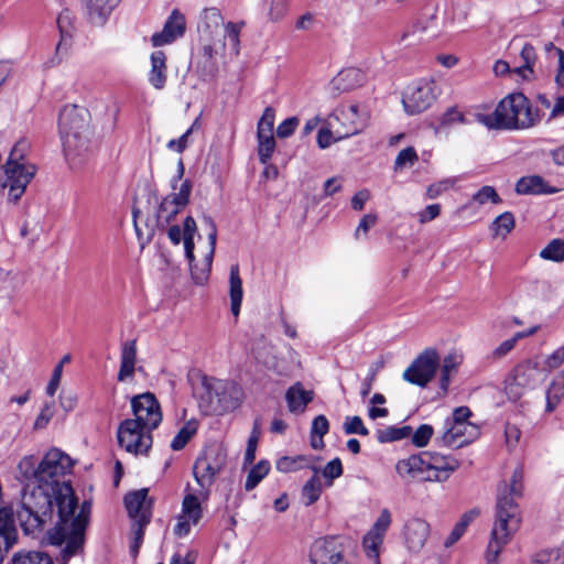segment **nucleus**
<instances>
[{
  "instance_id": "40",
  "label": "nucleus",
  "mask_w": 564,
  "mask_h": 564,
  "mask_svg": "<svg viewBox=\"0 0 564 564\" xmlns=\"http://www.w3.org/2000/svg\"><path fill=\"white\" fill-rule=\"evenodd\" d=\"M335 80L338 85L343 86V89L349 90L361 85L364 82V74L357 68L350 67L340 70Z\"/></svg>"
},
{
  "instance_id": "57",
  "label": "nucleus",
  "mask_w": 564,
  "mask_h": 564,
  "mask_svg": "<svg viewBox=\"0 0 564 564\" xmlns=\"http://www.w3.org/2000/svg\"><path fill=\"white\" fill-rule=\"evenodd\" d=\"M434 430L430 424H421L412 435V443L417 447H424L433 436Z\"/></svg>"
},
{
  "instance_id": "60",
  "label": "nucleus",
  "mask_w": 564,
  "mask_h": 564,
  "mask_svg": "<svg viewBox=\"0 0 564 564\" xmlns=\"http://www.w3.org/2000/svg\"><path fill=\"white\" fill-rule=\"evenodd\" d=\"M196 122L197 120L178 139L170 140L166 145L167 149L182 153L187 148L188 138L192 134Z\"/></svg>"
},
{
  "instance_id": "25",
  "label": "nucleus",
  "mask_w": 564,
  "mask_h": 564,
  "mask_svg": "<svg viewBox=\"0 0 564 564\" xmlns=\"http://www.w3.org/2000/svg\"><path fill=\"white\" fill-rule=\"evenodd\" d=\"M514 191L519 195H549L560 189L549 185L540 175H529L518 180Z\"/></svg>"
},
{
  "instance_id": "63",
  "label": "nucleus",
  "mask_w": 564,
  "mask_h": 564,
  "mask_svg": "<svg viewBox=\"0 0 564 564\" xmlns=\"http://www.w3.org/2000/svg\"><path fill=\"white\" fill-rule=\"evenodd\" d=\"M329 423L325 415L319 414L314 417L312 422L311 433L312 435H318L319 438H323L324 435L328 433Z\"/></svg>"
},
{
  "instance_id": "17",
  "label": "nucleus",
  "mask_w": 564,
  "mask_h": 564,
  "mask_svg": "<svg viewBox=\"0 0 564 564\" xmlns=\"http://www.w3.org/2000/svg\"><path fill=\"white\" fill-rule=\"evenodd\" d=\"M431 533L430 523L419 517L409 518L402 528V539L404 546L412 554H419Z\"/></svg>"
},
{
  "instance_id": "36",
  "label": "nucleus",
  "mask_w": 564,
  "mask_h": 564,
  "mask_svg": "<svg viewBox=\"0 0 564 564\" xmlns=\"http://www.w3.org/2000/svg\"><path fill=\"white\" fill-rule=\"evenodd\" d=\"M197 426V421H187L173 437L171 442V448L173 451L183 449L186 446V444L191 441V438L196 434Z\"/></svg>"
},
{
  "instance_id": "19",
  "label": "nucleus",
  "mask_w": 564,
  "mask_h": 564,
  "mask_svg": "<svg viewBox=\"0 0 564 564\" xmlns=\"http://www.w3.org/2000/svg\"><path fill=\"white\" fill-rule=\"evenodd\" d=\"M478 436L476 425H460L445 422L444 432L435 438L438 446L462 448Z\"/></svg>"
},
{
  "instance_id": "43",
  "label": "nucleus",
  "mask_w": 564,
  "mask_h": 564,
  "mask_svg": "<svg viewBox=\"0 0 564 564\" xmlns=\"http://www.w3.org/2000/svg\"><path fill=\"white\" fill-rule=\"evenodd\" d=\"M491 230L494 231V236H501L506 238V236L514 228V217L510 212H505L491 223Z\"/></svg>"
},
{
  "instance_id": "55",
  "label": "nucleus",
  "mask_w": 564,
  "mask_h": 564,
  "mask_svg": "<svg viewBox=\"0 0 564 564\" xmlns=\"http://www.w3.org/2000/svg\"><path fill=\"white\" fill-rule=\"evenodd\" d=\"M203 226L207 230L208 242H209V251L208 258H214L216 241H217V226L214 219L209 215H203L200 219Z\"/></svg>"
},
{
  "instance_id": "41",
  "label": "nucleus",
  "mask_w": 564,
  "mask_h": 564,
  "mask_svg": "<svg viewBox=\"0 0 564 564\" xmlns=\"http://www.w3.org/2000/svg\"><path fill=\"white\" fill-rule=\"evenodd\" d=\"M540 257L553 262L564 261V240L555 238L551 240L541 251Z\"/></svg>"
},
{
  "instance_id": "54",
  "label": "nucleus",
  "mask_w": 564,
  "mask_h": 564,
  "mask_svg": "<svg viewBox=\"0 0 564 564\" xmlns=\"http://www.w3.org/2000/svg\"><path fill=\"white\" fill-rule=\"evenodd\" d=\"M213 263V258H208V253L205 257V263L202 268H198L194 262L192 263L191 274L194 282L198 285H203L207 282L210 273V268Z\"/></svg>"
},
{
  "instance_id": "59",
  "label": "nucleus",
  "mask_w": 564,
  "mask_h": 564,
  "mask_svg": "<svg viewBox=\"0 0 564 564\" xmlns=\"http://www.w3.org/2000/svg\"><path fill=\"white\" fill-rule=\"evenodd\" d=\"M54 415V403L53 402H46L43 408L41 409L40 414L34 421V430H42L45 429L51 419Z\"/></svg>"
},
{
  "instance_id": "21",
  "label": "nucleus",
  "mask_w": 564,
  "mask_h": 564,
  "mask_svg": "<svg viewBox=\"0 0 564 564\" xmlns=\"http://www.w3.org/2000/svg\"><path fill=\"white\" fill-rule=\"evenodd\" d=\"M186 30L185 17L174 9L164 23L163 30L151 36V43L154 47H160L173 43L177 37L184 35Z\"/></svg>"
},
{
  "instance_id": "37",
  "label": "nucleus",
  "mask_w": 564,
  "mask_h": 564,
  "mask_svg": "<svg viewBox=\"0 0 564 564\" xmlns=\"http://www.w3.org/2000/svg\"><path fill=\"white\" fill-rule=\"evenodd\" d=\"M458 357L456 354H448L445 356L442 360V364L440 365L441 368V378H440V387L444 393L447 392L449 383H451V376L456 370L458 366Z\"/></svg>"
},
{
  "instance_id": "45",
  "label": "nucleus",
  "mask_w": 564,
  "mask_h": 564,
  "mask_svg": "<svg viewBox=\"0 0 564 564\" xmlns=\"http://www.w3.org/2000/svg\"><path fill=\"white\" fill-rule=\"evenodd\" d=\"M245 26V22H228L224 26V37L228 40L231 51L235 55L239 54L240 50V33L242 28Z\"/></svg>"
},
{
  "instance_id": "8",
  "label": "nucleus",
  "mask_w": 564,
  "mask_h": 564,
  "mask_svg": "<svg viewBox=\"0 0 564 564\" xmlns=\"http://www.w3.org/2000/svg\"><path fill=\"white\" fill-rule=\"evenodd\" d=\"M227 463V454L219 445L206 447L193 466V475L200 488V494L207 496Z\"/></svg>"
},
{
  "instance_id": "50",
  "label": "nucleus",
  "mask_w": 564,
  "mask_h": 564,
  "mask_svg": "<svg viewBox=\"0 0 564 564\" xmlns=\"http://www.w3.org/2000/svg\"><path fill=\"white\" fill-rule=\"evenodd\" d=\"M471 200L478 205H485L488 202L492 204L501 203V198L498 195L497 191L489 185H485L480 189H478V192H476L473 195Z\"/></svg>"
},
{
  "instance_id": "64",
  "label": "nucleus",
  "mask_w": 564,
  "mask_h": 564,
  "mask_svg": "<svg viewBox=\"0 0 564 564\" xmlns=\"http://www.w3.org/2000/svg\"><path fill=\"white\" fill-rule=\"evenodd\" d=\"M289 0H271L270 18L272 21L281 20L288 12Z\"/></svg>"
},
{
  "instance_id": "6",
  "label": "nucleus",
  "mask_w": 564,
  "mask_h": 564,
  "mask_svg": "<svg viewBox=\"0 0 564 564\" xmlns=\"http://www.w3.org/2000/svg\"><path fill=\"white\" fill-rule=\"evenodd\" d=\"M63 151L69 162H80L89 147L90 130L85 111L75 105L65 106L58 117Z\"/></svg>"
},
{
  "instance_id": "33",
  "label": "nucleus",
  "mask_w": 564,
  "mask_h": 564,
  "mask_svg": "<svg viewBox=\"0 0 564 564\" xmlns=\"http://www.w3.org/2000/svg\"><path fill=\"white\" fill-rule=\"evenodd\" d=\"M229 283H230V310L234 316H238L240 313V306L242 302V281L239 275V265L232 264L230 267V275H229Z\"/></svg>"
},
{
  "instance_id": "31",
  "label": "nucleus",
  "mask_w": 564,
  "mask_h": 564,
  "mask_svg": "<svg viewBox=\"0 0 564 564\" xmlns=\"http://www.w3.org/2000/svg\"><path fill=\"white\" fill-rule=\"evenodd\" d=\"M285 400L291 412H302L313 400V393L304 390L302 384L297 382L288 389Z\"/></svg>"
},
{
  "instance_id": "48",
  "label": "nucleus",
  "mask_w": 564,
  "mask_h": 564,
  "mask_svg": "<svg viewBox=\"0 0 564 564\" xmlns=\"http://www.w3.org/2000/svg\"><path fill=\"white\" fill-rule=\"evenodd\" d=\"M314 474L317 476V473H322L323 477L327 480V486H332L334 479L340 477L343 475V465L341 460L336 457L328 462L323 469L313 467Z\"/></svg>"
},
{
  "instance_id": "2",
  "label": "nucleus",
  "mask_w": 564,
  "mask_h": 564,
  "mask_svg": "<svg viewBox=\"0 0 564 564\" xmlns=\"http://www.w3.org/2000/svg\"><path fill=\"white\" fill-rule=\"evenodd\" d=\"M478 119L489 129L524 130L536 126L542 113L524 94L514 93L506 96L491 115H480Z\"/></svg>"
},
{
  "instance_id": "13",
  "label": "nucleus",
  "mask_w": 564,
  "mask_h": 564,
  "mask_svg": "<svg viewBox=\"0 0 564 564\" xmlns=\"http://www.w3.org/2000/svg\"><path fill=\"white\" fill-rule=\"evenodd\" d=\"M344 544L337 536H325L315 540L310 547L312 564H349L344 556Z\"/></svg>"
},
{
  "instance_id": "10",
  "label": "nucleus",
  "mask_w": 564,
  "mask_h": 564,
  "mask_svg": "<svg viewBox=\"0 0 564 564\" xmlns=\"http://www.w3.org/2000/svg\"><path fill=\"white\" fill-rule=\"evenodd\" d=\"M151 432L134 420L126 419L119 424L117 431L118 444L130 454L147 455L153 442Z\"/></svg>"
},
{
  "instance_id": "46",
  "label": "nucleus",
  "mask_w": 564,
  "mask_h": 564,
  "mask_svg": "<svg viewBox=\"0 0 564 564\" xmlns=\"http://www.w3.org/2000/svg\"><path fill=\"white\" fill-rule=\"evenodd\" d=\"M411 434L410 426L395 427L389 426L383 430L377 431V440L379 443H390L394 441H400L408 437Z\"/></svg>"
},
{
  "instance_id": "35",
  "label": "nucleus",
  "mask_w": 564,
  "mask_h": 564,
  "mask_svg": "<svg viewBox=\"0 0 564 564\" xmlns=\"http://www.w3.org/2000/svg\"><path fill=\"white\" fill-rule=\"evenodd\" d=\"M271 469L270 462L267 459L259 460L251 469L249 470L246 482H245V489L247 491L253 490L261 481L262 479L269 474Z\"/></svg>"
},
{
  "instance_id": "51",
  "label": "nucleus",
  "mask_w": 564,
  "mask_h": 564,
  "mask_svg": "<svg viewBox=\"0 0 564 564\" xmlns=\"http://www.w3.org/2000/svg\"><path fill=\"white\" fill-rule=\"evenodd\" d=\"M259 429H260V424H259L258 420H256V422L253 424L252 432L248 440V445H247V449H246L245 457H243L245 466L251 465L256 458V451H257V445H258L259 435H260Z\"/></svg>"
},
{
  "instance_id": "61",
  "label": "nucleus",
  "mask_w": 564,
  "mask_h": 564,
  "mask_svg": "<svg viewBox=\"0 0 564 564\" xmlns=\"http://www.w3.org/2000/svg\"><path fill=\"white\" fill-rule=\"evenodd\" d=\"M299 123L300 120L296 117L286 118L278 126L276 135L282 139L291 137Z\"/></svg>"
},
{
  "instance_id": "53",
  "label": "nucleus",
  "mask_w": 564,
  "mask_h": 564,
  "mask_svg": "<svg viewBox=\"0 0 564 564\" xmlns=\"http://www.w3.org/2000/svg\"><path fill=\"white\" fill-rule=\"evenodd\" d=\"M343 429L347 435L358 434L361 436H367L369 434V430L365 426L361 417L358 415L346 416Z\"/></svg>"
},
{
  "instance_id": "9",
  "label": "nucleus",
  "mask_w": 564,
  "mask_h": 564,
  "mask_svg": "<svg viewBox=\"0 0 564 564\" xmlns=\"http://www.w3.org/2000/svg\"><path fill=\"white\" fill-rule=\"evenodd\" d=\"M440 365L441 357L437 350L426 348L403 371L402 378L411 384L425 388L434 379Z\"/></svg>"
},
{
  "instance_id": "15",
  "label": "nucleus",
  "mask_w": 564,
  "mask_h": 564,
  "mask_svg": "<svg viewBox=\"0 0 564 564\" xmlns=\"http://www.w3.org/2000/svg\"><path fill=\"white\" fill-rule=\"evenodd\" d=\"M3 171L6 174V182L3 187H8V198L10 202H18L24 194L28 185L35 175V166L29 165H11L4 163Z\"/></svg>"
},
{
  "instance_id": "29",
  "label": "nucleus",
  "mask_w": 564,
  "mask_h": 564,
  "mask_svg": "<svg viewBox=\"0 0 564 564\" xmlns=\"http://www.w3.org/2000/svg\"><path fill=\"white\" fill-rule=\"evenodd\" d=\"M137 360L135 340H128L122 345L120 356V369L118 372V381H126L134 375V366Z\"/></svg>"
},
{
  "instance_id": "62",
  "label": "nucleus",
  "mask_w": 564,
  "mask_h": 564,
  "mask_svg": "<svg viewBox=\"0 0 564 564\" xmlns=\"http://www.w3.org/2000/svg\"><path fill=\"white\" fill-rule=\"evenodd\" d=\"M381 366L382 365H379V364L372 365L369 369L367 377L364 379L362 384H361V390H360V394L364 399L369 395V393L372 389L373 382L376 381L378 371L380 370Z\"/></svg>"
},
{
  "instance_id": "3",
  "label": "nucleus",
  "mask_w": 564,
  "mask_h": 564,
  "mask_svg": "<svg viewBox=\"0 0 564 564\" xmlns=\"http://www.w3.org/2000/svg\"><path fill=\"white\" fill-rule=\"evenodd\" d=\"M56 507V495L44 485H24L21 494L20 509L17 518L25 534H33L43 530L52 520L53 507Z\"/></svg>"
},
{
  "instance_id": "38",
  "label": "nucleus",
  "mask_w": 564,
  "mask_h": 564,
  "mask_svg": "<svg viewBox=\"0 0 564 564\" xmlns=\"http://www.w3.org/2000/svg\"><path fill=\"white\" fill-rule=\"evenodd\" d=\"M13 564H54L52 557L40 551L18 552L12 557Z\"/></svg>"
},
{
  "instance_id": "26",
  "label": "nucleus",
  "mask_w": 564,
  "mask_h": 564,
  "mask_svg": "<svg viewBox=\"0 0 564 564\" xmlns=\"http://www.w3.org/2000/svg\"><path fill=\"white\" fill-rule=\"evenodd\" d=\"M151 69L148 74L150 85L162 90L167 79L166 55L163 51H154L150 56Z\"/></svg>"
},
{
  "instance_id": "28",
  "label": "nucleus",
  "mask_w": 564,
  "mask_h": 564,
  "mask_svg": "<svg viewBox=\"0 0 564 564\" xmlns=\"http://www.w3.org/2000/svg\"><path fill=\"white\" fill-rule=\"evenodd\" d=\"M424 452L419 455H412L406 459H401L395 465V470L401 477L410 476L412 478H421L424 474H430L427 469V458L423 457Z\"/></svg>"
},
{
  "instance_id": "42",
  "label": "nucleus",
  "mask_w": 564,
  "mask_h": 564,
  "mask_svg": "<svg viewBox=\"0 0 564 564\" xmlns=\"http://www.w3.org/2000/svg\"><path fill=\"white\" fill-rule=\"evenodd\" d=\"M564 395V375L558 376L551 383L546 392V411L552 412Z\"/></svg>"
},
{
  "instance_id": "52",
  "label": "nucleus",
  "mask_w": 564,
  "mask_h": 564,
  "mask_svg": "<svg viewBox=\"0 0 564 564\" xmlns=\"http://www.w3.org/2000/svg\"><path fill=\"white\" fill-rule=\"evenodd\" d=\"M419 156L413 147H408L401 150L394 161V170H401L403 167H411L417 162Z\"/></svg>"
},
{
  "instance_id": "44",
  "label": "nucleus",
  "mask_w": 564,
  "mask_h": 564,
  "mask_svg": "<svg viewBox=\"0 0 564 564\" xmlns=\"http://www.w3.org/2000/svg\"><path fill=\"white\" fill-rule=\"evenodd\" d=\"M322 494V484L319 478L314 474L312 478H310L302 488V499L304 500L305 506H311L315 503Z\"/></svg>"
},
{
  "instance_id": "16",
  "label": "nucleus",
  "mask_w": 564,
  "mask_h": 564,
  "mask_svg": "<svg viewBox=\"0 0 564 564\" xmlns=\"http://www.w3.org/2000/svg\"><path fill=\"white\" fill-rule=\"evenodd\" d=\"M391 511L388 508H383L370 530L365 534L362 539V546L367 556L369 558H375L378 564L380 547L383 543L386 533L391 527Z\"/></svg>"
},
{
  "instance_id": "1",
  "label": "nucleus",
  "mask_w": 564,
  "mask_h": 564,
  "mask_svg": "<svg viewBox=\"0 0 564 564\" xmlns=\"http://www.w3.org/2000/svg\"><path fill=\"white\" fill-rule=\"evenodd\" d=\"M522 478V470L517 468L512 474L511 484L503 482L498 487L495 521L488 543L489 555L494 558H498L503 547L520 529L521 512L514 502V497L521 496Z\"/></svg>"
},
{
  "instance_id": "7",
  "label": "nucleus",
  "mask_w": 564,
  "mask_h": 564,
  "mask_svg": "<svg viewBox=\"0 0 564 564\" xmlns=\"http://www.w3.org/2000/svg\"><path fill=\"white\" fill-rule=\"evenodd\" d=\"M240 404V391L230 382L213 377H203L199 406L206 414L221 415Z\"/></svg>"
},
{
  "instance_id": "18",
  "label": "nucleus",
  "mask_w": 564,
  "mask_h": 564,
  "mask_svg": "<svg viewBox=\"0 0 564 564\" xmlns=\"http://www.w3.org/2000/svg\"><path fill=\"white\" fill-rule=\"evenodd\" d=\"M423 457L427 458V469L430 470V474L422 477V480L425 481H445L460 465L454 456L437 452L426 451Z\"/></svg>"
},
{
  "instance_id": "56",
  "label": "nucleus",
  "mask_w": 564,
  "mask_h": 564,
  "mask_svg": "<svg viewBox=\"0 0 564 564\" xmlns=\"http://www.w3.org/2000/svg\"><path fill=\"white\" fill-rule=\"evenodd\" d=\"M546 50L552 57L557 58V74L555 76V82L560 87H564V51L555 47L552 43L546 46Z\"/></svg>"
},
{
  "instance_id": "30",
  "label": "nucleus",
  "mask_w": 564,
  "mask_h": 564,
  "mask_svg": "<svg viewBox=\"0 0 564 564\" xmlns=\"http://www.w3.org/2000/svg\"><path fill=\"white\" fill-rule=\"evenodd\" d=\"M540 369L531 361L518 365L513 371V380L516 384L523 388H533L540 380Z\"/></svg>"
},
{
  "instance_id": "14",
  "label": "nucleus",
  "mask_w": 564,
  "mask_h": 564,
  "mask_svg": "<svg viewBox=\"0 0 564 564\" xmlns=\"http://www.w3.org/2000/svg\"><path fill=\"white\" fill-rule=\"evenodd\" d=\"M434 100V83L431 80H417L410 84L402 96L404 110L409 115L423 112Z\"/></svg>"
},
{
  "instance_id": "34",
  "label": "nucleus",
  "mask_w": 564,
  "mask_h": 564,
  "mask_svg": "<svg viewBox=\"0 0 564 564\" xmlns=\"http://www.w3.org/2000/svg\"><path fill=\"white\" fill-rule=\"evenodd\" d=\"M19 474L21 475V480L24 485L32 484V486H37L40 484V463L36 464L35 458L33 456L23 457L18 465Z\"/></svg>"
},
{
  "instance_id": "4",
  "label": "nucleus",
  "mask_w": 564,
  "mask_h": 564,
  "mask_svg": "<svg viewBox=\"0 0 564 564\" xmlns=\"http://www.w3.org/2000/svg\"><path fill=\"white\" fill-rule=\"evenodd\" d=\"M72 458L58 448L50 449L40 462V484L56 495V509L77 507L78 501L69 482L62 478L73 468Z\"/></svg>"
},
{
  "instance_id": "47",
  "label": "nucleus",
  "mask_w": 564,
  "mask_h": 564,
  "mask_svg": "<svg viewBox=\"0 0 564 564\" xmlns=\"http://www.w3.org/2000/svg\"><path fill=\"white\" fill-rule=\"evenodd\" d=\"M457 181V177H446L437 182H434L427 186L425 195L429 199H435L443 195L444 193L448 192L451 188H453L456 185Z\"/></svg>"
},
{
  "instance_id": "24",
  "label": "nucleus",
  "mask_w": 564,
  "mask_h": 564,
  "mask_svg": "<svg viewBox=\"0 0 564 564\" xmlns=\"http://www.w3.org/2000/svg\"><path fill=\"white\" fill-rule=\"evenodd\" d=\"M148 492L147 488H142L124 496L126 509L133 521L140 520L144 513L151 520V502H148Z\"/></svg>"
},
{
  "instance_id": "23",
  "label": "nucleus",
  "mask_w": 564,
  "mask_h": 564,
  "mask_svg": "<svg viewBox=\"0 0 564 564\" xmlns=\"http://www.w3.org/2000/svg\"><path fill=\"white\" fill-rule=\"evenodd\" d=\"M184 207L178 205V202L172 196L164 197L158 207L155 218L151 220V224L147 223L148 238L151 239L154 236L156 227L163 228L169 225Z\"/></svg>"
},
{
  "instance_id": "20",
  "label": "nucleus",
  "mask_w": 564,
  "mask_h": 564,
  "mask_svg": "<svg viewBox=\"0 0 564 564\" xmlns=\"http://www.w3.org/2000/svg\"><path fill=\"white\" fill-rule=\"evenodd\" d=\"M202 517L203 509L198 497L194 494L186 495L182 501L181 514L174 525V534L178 538L188 535L191 527L198 524Z\"/></svg>"
},
{
  "instance_id": "22",
  "label": "nucleus",
  "mask_w": 564,
  "mask_h": 564,
  "mask_svg": "<svg viewBox=\"0 0 564 564\" xmlns=\"http://www.w3.org/2000/svg\"><path fill=\"white\" fill-rule=\"evenodd\" d=\"M19 534L11 507L0 508V564L18 543Z\"/></svg>"
},
{
  "instance_id": "32",
  "label": "nucleus",
  "mask_w": 564,
  "mask_h": 564,
  "mask_svg": "<svg viewBox=\"0 0 564 564\" xmlns=\"http://www.w3.org/2000/svg\"><path fill=\"white\" fill-rule=\"evenodd\" d=\"M221 25H224V18L220 10L207 8L200 15L198 32L207 37H212Z\"/></svg>"
},
{
  "instance_id": "5",
  "label": "nucleus",
  "mask_w": 564,
  "mask_h": 564,
  "mask_svg": "<svg viewBox=\"0 0 564 564\" xmlns=\"http://www.w3.org/2000/svg\"><path fill=\"white\" fill-rule=\"evenodd\" d=\"M77 507L57 509L58 521L48 532L50 541L54 545L65 543L63 550L64 560H68L80 550L84 543V534L89 521L90 503L84 502L76 514Z\"/></svg>"
},
{
  "instance_id": "58",
  "label": "nucleus",
  "mask_w": 564,
  "mask_h": 564,
  "mask_svg": "<svg viewBox=\"0 0 564 564\" xmlns=\"http://www.w3.org/2000/svg\"><path fill=\"white\" fill-rule=\"evenodd\" d=\"M275 111L272 107H267L258 122L257 133H273Z\"/></svg>"
},
{
  "instance_id": "27",
  "label": "nucleus",
  "mask_w": 564,
  "mask_h": 564,
  "mask_svg": "<svg viewBox=\"0 0 564 564\" xmlns=\"http://www.w3.org/2000/svg\"><path fill=\"white\" fill-rule=\"evenodd\" d=\"M84 2L89 21L95 25H102L119 0H84Z\"/></svg>"
},
{
  "instance_id": "49",
  "label": "nucleus",
  "mask_w": 564,
  "mask_h": 564,
  "mask_svg": "<svg viewBox=\"0 0 564 564\" xmlns=\"http://www.w3.org/2000/svg\"><path fill=\"white\" fill-rule=\"evenodd\" d=\"M29 149L30 144L28 141H18L11 149L6 163H10L11 165H29L28 163H25V158L29 152Z\"/></svg>"
},
{
  "instance_id": "12",
  "label": "nucleus",
  "mask_w": 564,
  "mask_h": 564,
  "mask_svg": "<svg viewBox=\"0 0 564 564\" xmlns=\"http://www.w3.org/2000/svg\"><path fill=\"white\" fill-rule=\"evenodd\" d=\"M336 119L343 121L344 126L346 124V121H348L349 123L346 127L345 131L339 133L338 138L336 139L334 138L333 132L329 129H319L317 132L316 141L317 145L321 149H327L336 140L355 135L359 133L365 127V121L359 116L358 105H350L346 109H343L340 113L336 117Z\"/></svg>"
},
{
  "instance_id": "11",
  "label": "nucleus",
  "mask_w": 564,
  "mask_h": 564,
  "mask_svg": "<svg viewBox=\"0 0 564 564\" xmlns=\"http://www.w3.org/2000/svg\"><path fill=\"white\" fill-rule=\"evenodd\" d=\"M131 409L134 421L149 431L155 430L162 422L161 405L151 392L135 395L131 399Z\"/></svg>"
},
{
  "instance_id": "39",
  "label": "nucleus",
  "mask_w": 564,
  "mask_h": 564,
  "mask_svg": "<svg viewBox=\"0 0 564 564\" xmlns=\"http://www.w3.org/2000/svg\"><path fill=\"white\" fill-rule=\"evenodd\" d=\"M258 156L262 164H267L275 150V140L273 133H257Z\"/></svg>"
}]
</instances>
